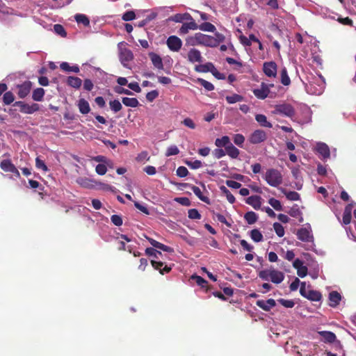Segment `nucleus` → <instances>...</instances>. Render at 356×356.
<instances>
[{
	"mask_svg": "<svg viewBox=\"0 0 356 356\" xmlns=\"http://www.w3.org/2000/svg\"><path fill=\"white\" fill-rule=\"evenodd\" d=\"M303 111L306 115V118L305 120H300L296 117V112L294 107L291 104L284 102L276 104L273 113L276 115L289 118L293 122L304 124L311 122L312 112L310 108L307 106H303Z\"/></svg>",
	"mask_w": 356,
	"mask_h": 356,
	"instance_id": "nucleus-1",
	"label": "nucleus"
},
{
	"mask_svg": "<svg viewBox=\"0 0 356 356\" xmlns=\"http://www.w3.org/2000/svg\"><path fill=\"white\" fill-rule=\"evenodd\" d=\"M305 89L311 95H320L323 93L325 86V81L321 74L308 73L306 74Z\"/></svg>",
	"mask_w": 356,
	"mask_h": 356,
	"instance_id": "nucleus-2",
	"label": "nucleus"
},
{
	"mask_svg": "<svg viewBox=\"0 0 356 356\" xmlns=\"http://www.w3.org/2000/svg\"><path fill=\"white\" fill-rule=\"evenodd\" d=\"M297 237L301 241L309 243L305 247L306 250H314V238L310 224L307 223L303 227L299 229L297 232Z\"/></svg>",
	"mask_w": 356,
	"mask_h": 356,
	"instance_id": "nucleus-3",
	"label": "nucleus"
},
{
	"mask_svg": "<svg viewBox=\"0 0 356 356\" xmlns=\"http://www.w3.org/2000/svg\"><path fill=\"white\" fill-rule=\"evenodd\" d=\"M262 177L270 186L274 188H278L283 182L282 172L275 168L267 169Z\"/></svg>",
	"mask_w": 356,
	"mask_h": 356,
	"instance_id": "nucleus-4",
	"label": "nucleus"
},
{
	"mask_svg": "<svg viewBox=\"0 0 356 356\" xmlns=\"http://www.w3.org/2000/svg\"><path fill=\"white\" fill-rule=\"evenodd\" d=\"M259 277L264 281H271L279 284L284 280V274L273 268L262 270L259 273Z\"/></svg>",
	"mask_w": 356,
	"mask_h": 356,
	"instance_id": "nucleus-5",
	"label": "nucleus"
},
{
	"mask_svg": "<svg viewBox=\"0 0 356 356\" xmlns=\"http://www.w3.org/2000/svg\"><path fill=\"white\" fill-rule=\"evenodd\" d=\"M187 42L191 45L202 44L209 47H217V42L214 37L202 33H196L193 37L188 39Z\"/></svg>",
	"mask_w": 356,
	"mask_h": 356,
	"instance_id": "nucleus-6",
	"label": "nucleus"
},
{
	"mask_svg": "<svg viewBox=\"0 0 356 356\" xmlns=\"http://www.w3.org/2000/svg\"><path fill=\"white\" fill-rule=\"evenodd\" d=\"M90 90L92 89V82L97 84L108 83V74L99 67L90 66Z\"/></svg>",
	"mask_w": 356,
	"mask_h": 356,
	"instance_id": "nucleus-7",
	"label": "nucleus"
},
{
	"mask_svg": "<svg viewBox=\"0 0 356 356\" xmlns=\"http://www.w3.org/2000/svg\"><path fill=\"white\" fill-rule=\"evenodd\" d=\"M300 295L310 301L320 302L322 299L321 293L310 289V286H306V282H302L300 289Z\"/></svg>",
	"mask_w": 356,
	"mask_h": 356,
	"instance_id": "nucleus-8",
	"label": "nucleus"
},
{
	"mask_svg": "<svg viewBox=\"0 0 356 356\" xmlns=\"http://www.w3.org/2000/svg\"><path fill=\"white\" fill-rule=\"evenodd\" d=\"M121 44L122 43L118 44L119 58L120 63L124 67L131 69V63L134 58V54L130 49L126 47H122L120 46Z\"/></svg>",
	"mask_w": 356,
	"mask_h": 356,
	"instance_id": "nucleus-9",
	"label": "nucleus"
},
{
	"mask_svg": "<svg viewBox=\"0 0 356 356\" xmlns=\"http://www.w3.org/2000/svg\"><path fill=\"white\" fill-rule=\"evenodd\" d=\"M13 106L19 107V111L25 114H33L40 110V106L36 103L29 105L24 102L17 101L14 103Z\"/></svg>",
	"mask_w": 356,
	"mask_h": 356,
	"instance_id": "nucleus-10",
	"label": "nucleus"
},
{
	"mask_svg": "<svg viewBox=\"0 0 356 356\" xmlns=\"http://www.w3.org/2000/svg\"><path fill=\"white\" fill-rule=\"evenodd\" d=\"M274 86L273 83H266L262 82L259 88L252 90L254 96L259 99H266L270 94V89Z\"/></svg>",
	"mask_w": 356,
	"mask_h": 356,
	"instance_id": "nucleus-11",
	"label": "nucleus"
},
{
	"mask_svg": "<svg viewBox=\"0 0 356 356\" xmlns=\"http://www.w3.org/2000/svg\"><path fill=\"white\" fill-rule=\"evenodd\" d=\"M166 44L170 51L177 52L181 48L182 41L179 37L171 35L167 39Z\"/></svg>",
	"mask_w": 356,
	"mask_h": 356,
	"instance_id": "nucleus-12",
	"label": "nucleus"
},
{
	"mask_svg": "<svg viewBox=\"0 0 356 356\" xmlns=\"http://www.w3.org/2000/svg\"><path fill=\"white\" fill-rule=\"evenodd\" d=\"M267 138L266 133L261 129H257L249 137V141L252 144H259L265 141Z\"/></svg>",
	"mask_w": 356,
	"mask_h": 356,
	"instance_id": "nucleus-13",
	"label": "nucleus"
},
{
	"mask_svg": "<svg viewBox=\"0 0 356 356\" xmlns=\"http://www.w3.org/2000/svg\"><path fill=\"white\" fill-rule=\"evenodd\" d=\"M277 66L274 61L265 62L263 65L264 73L270 78H275L277 75Z\"/></svg>",
	"mask_w": 356,
	"mask_h": 356,
	"instance_id": "nucleus-14",
	"label": "nucleus"
},
{
	"mask_svg": "<svg viewBox=\"0 0 356 356\" xmlns=\"http://www.w3.org/2000/svg\"><path fill=\"white\" fill-rule=\"evenodd\" d=\"M17 88L18 89V97L21 99H24L30 93L32 88V83L30 81H26L22 84L17 85Z\"/></svg>",
	"mask_w": 356,
	"mask_h": 356,
	"instance_id": "nucleus-15",
	"label": "nucleus"
},
{
	"mask_svg": "<svg viewBox=\"0 0 356 356\" xmlns=\"http://www.w3.org/2000/svg\"><path fill=\"white\" fill-rule=\"evenodd\" d=\"M316 150L321 156L322 160L325 161L330 156V150L328 145L324 143L319 142L316 144Z\"/></svg>",
	"mask_w": 356,
	"mask_h": 356,
	"instance_id": "nucleus-16",
	"label": "nucleus"
},
{
	"mask_svg": "<svg viewBox=\"0 0 356 356\" xmlns=\"http://www.w3.org/2000/svg\"><path fill=\"white\" fill-rule=\"evenodd\" d=\"M184 186H186V187H188L189 188L193 193L202 202L208 204H210L211 203V201H210V199L203 195L202 192L201 191L200 188H198L197 186H194V185H192V184H182Z\"/></svg>",
	"mask_w": 356,
	"mask_h": 356,
	"instance_id": "nucleus-17",
	"label": "nucleus"
},
{
	"mask_svg": "<svg viewBox=\"0 0 356 356\" xmlns=\"http://www.w3.org/2000/svg\"><path fill=\"white\" fill-rule=\"evenodd\" d=\"M257 306L266 312H269L272 308L276 305V302L273 298L265 300H258L256 302Z\"/></svg>",
	"mask_w": 356,
	"mask_h": 356,
	"instance_id": "nucleus-18",
	"label": "nucleus"
},
{
	"mask_svg": "<svg viewBox=\"0 0 356 356\" xmlns=\"http://www.w3.org/2000/svg\"><path fill=\"white\" fill-rule=\"evenodd\" d=\"M188 22L184 23L179 29V33L180 35H185L188 33L189 30L198 29V25L196 24L193 18L192 20H187Z\"/></svg>",
	"mask_w": 356,
	"mask_h": 356,
	"instance_id": "nucleus-19",
	"label": "nucleus"
},
{
	"mask_svg": "<svg viewBox=\"0 0 356 356\" xmlns=\"http://www.w3.org/2000/svg\"><path fill=\"white\" fill-rule=\"evenodd\" d=\"M188 60L191 63L202 62V56L200 50L193 48L188 53Z\"/></svg>",
	"mask_w": 356,
	"mask_h": 356,
	"instance_id": "nucleus-20",
	"label": "nucleus"
},
{
	"mask_svg": "<svg viewBox=\"0 0 356 356\" xmlns=\"http://www.w3.org/2000/svg\"><path fill=\"white\" fill-rule=\"evenodd\" d=\"M148 56L154 68L159 70H163V60L159 54L154 52H149Z\"/></svg>",
	"mask_w": 356,
	"mask_h": 356,
	"instance_id": "nucleus-21",
	"label": "nucleus"
},
{
	"mask_svg": "<svg viewBox=\"0 0 356 356\" xmlns=\"http://www.w3.org/2000/svg\"><path fill=\"white\" fill-rule=\"evenodd\" d=\"M341 298L342 296L339 292L336 291H331L328 296L329 305L333 308L337 307L339 305Z\"/></svg>",
	"mask_w": 356,
	"mask_h": 356,
	"instance_id": "nucleus-22",
	"label": "nucleus"
},
{
	"mask_svg": "<svg viewBox=\"0 0 356 356\" xmlns=\"http://www.w3.org/2000/svg\"><path fill=\"white\" fill-rule=\"evenodd\" d=\"M145 238L149 241V243L155 248L170 253L174 252V250L170 246L165 245L150 237L145 236Z\"/></svg>",
	"mask_w": 356,
	"mask_h": 356,
	"instance_id": "nucleus-23",
	"label": "nucleus"
},
{
	"mask_svg": "<svg viewBox=\"0 0 356 356\" xmlns=\"http://www.w3.org/2000/svg\"><path fill=\"white\" fill-rule=\"evenodd\" d=\"M151 264L154 268L159 270V273L162 275L168 273L172 269L171 266L165 265L163 261L152 260Z\"/></svg>",
	"mask_w": 356,
	"mask_h": 356,
	"instance_id": "nucleus-24",
	"label": "nucleus"
},
{
	"mask_svg": "<svg viewBox=\"0 0 356 356\" xmlns=\"http://www.w3.org/2000/svg\"><path fill=\"white\" fill-rule=\"evenodd\" d=\"M168 20L177 23H182L184 21L192 20V16L188 13H177L170 17Z\"/></svg>",
	"mask_w": 356,
	"mask_h": 356,
	"instance_id": "nucleus-25",
	"label": "nucleus"
},
{
	"mask_svg": "<svg viewBox=\"0 0 356 356\" xmlns=\"http://www.w3.org/2000/svg\"><path fill=\"white\" fill-rule=\"evenodd\" d=\"M261 197L259 195H252L245 200V202L252 206L254 209L257 210L261 206Z\"/></svg>",
	"mask_w": 356,
	"mask_h": 356,
	"instance_id": "nucleus-26",
	"label": "nucleus"
},
{
	"mask_svg": "<svg viewBox=\"0 0 356 356\" xmlns=\"http://www.w3.org/2000/svg\"><path fill=\"white\" fill-rule=\"evenodd\" d=\"M279 190L286 196L289 200L298 201L300 199L299 193L296 191H287L284 188H279Z\"/></svg>",
	"mask_w": 356,
	"mask_h": 356,
	"instance_id": "nucleus-27",
	"label": "nucleus"
},
{
	"mask_svg": "<svg viewBox=\"0 0 356 356\" xmlns=\"http://www.w3.org/2000/svg\"><path fill=\"white\" fill-rule=\"evenodd\" d=\"M215 70V66L212 63H207L205 64H202L195 66V70L198 72H209L212 73L213 70Z\"/></svg>",
	"mask_w": 356,
	"mask_h": 356,
	"instance_id": "nucleus-28",
	"label": "nucleus"
},
{
	"mask_svg": "<svg viewBox=\"0 0 356 356\" xmlns=\"http://www.w3.org/2000/svg\"><path fill=\"white\" fill-rule=\"evenodd\" d=\"M226 154L232 159H237L239 156L240 151L232 143L225 148Z\"/></svg>",
	"mask_w": 356,
	"mask_h": 356,
	"instance_id": "nucleus-29",
	"label": "nucleus"
},
{
	"mask_svg": "<svg viewBox=\"0 0 356 356\" xmlns=\"http://www.w3.org/2000/svg\"><path fill=\"white\" fill-rule=\"evenodd\" d=\"M255 120L261 127H266V128H272L273 127L272 123L268 122L267 120L266 116L263 114L256 115Z\"/></svg>",
	"mask_w": 356,
	"mask_h": 356,
	"instance_id": "nucleus-30",
	"label": "nucleus"
},
{
	"mask_svg": "<svg viewBox=\"0 0 356 356\" xmlns=\"http://www.w3.org/2000/svg\"><path fill=\"white\" fill-rule=\"evenodd\" d=\"M93 124L98 129H104V125H107L108 124V121L106 119L99 115H95V119L92 120Z\"/></svg>",
	"mask_w": 356,
	"mask_h": 356,
	"instance_id": "nucleus-31",
	"label": "nucleus"
},
{
	"mask_svg": "<svg viewBox=\"0 0 356 356\" xmlns=\"http://www.w3.org/2000/svg\"><path fill=\"white\" fill-rule=\"evenodd\" d=\"M122 102L124 106L131 108H136L139 105L138 100L135 97H122Z\"/></svg>",
	"mask_w": 356,
	"mask_h": 356,
	"instance_id": "nucleus-32",
	"label": "nucleus"
},
{
	"mask_svg": "<svg viewBox=\"0 0 356 356\" xmlns=\"http://www.w3.org/2000/svg\"><path fill=\"white\" fill-rule=\"evenodd\" d=\"M15 167L10 159H3L0 162V168L4 172H10Z\"/></svg>",
	"mask_w": 356,
	"mask_h": 356,
	"instance_id": "nucleus-33",
	"label": "nucleus"
},
{
	"mask_svg": "<svg viewBox=\"0 0 356 356\" xmlns=\"http://www.w3.org/2000/svg\"><path fill=\"white\" fill-rule=\"evenodd\" d=\"M231 143L230 138L227 136H224L220 138H217L215 141V145L218 147H225V149Z\"/></svg>",
	"mask_w": 356,
	"mask_h": 356,
	"instance_id": "nucleus-34",
	"label": "nucleus"
},
{
	"mask_svg": "<svg viewBox=\"0 0 356 356\" xmlns=\"http://www.w3.org/2000/svg\"><path fill=\"white\" fill-rule=\"evenodd\" d=\"M90 188L102 189L105 191H108L111 188V186L109 185L102 182H98L92 178H90Z\"/></svg>",
	"mask_w": 356,
	"mask_h": 356,
	"instance_id": "nucleus-35",
	"label": "nucleus"
},
{
	"mask_svg": "<svg viewBox=\"0 0 356 356\" xmlns=\"http://www.w3.org/2000/svg\"><path fill=\"white\" fill-rule=\"evenodd\" d=\"M325 342L332 343L336 340V335L330 331H322L319 332Z\"/></svg>",
	"mask_w": 356,
	"mask_h": 356,
	"instance_id": "nucleus-36",
	"label": "nucleus"
},
{
	"mask_svg": "<svg viewBox=\"0 0 356 356\" xmlns=\"http://www.w3.org/2000/svg\"><path fill=\"white\" fill-rule=\"evenodd\" d=\"M244 219L249 225H252L257 221L258 215L254 211H248L244 215Z\"/></svg>",
	"mask_w": 356,
	"mask_h": 356,
	"instance_id": "nucleus-37",
	"label": "nucleus"
},
{
	"mask_svg": "<svg viewBox=\"0 0 356 356\" xmlns=\"http://www.w3.org/2000/svg\"><path fill=\"white\" fill-rule=\"evenodd\" d=\"M44 95V90L42 88H36L32 94V99L36 102H40L43 99Z\"/></svg>",
	"mask_w": 356,
	"mask_h": 356,
	"instance_id": "nucleus-38",
	"label": "nucleus"
},
{
	"mask_svg": "<svg viewBox=\"0 0 356 356\" xmlns=\"http://www.w3.org/2000/svg\"><path fill=\"white\" fill-rule=\"evenodd\" d=\"M60 67L62 70H63L65 72H73L75 73H78L79 72V68L78 66H76V65L70 66V64L67 62H63L60 65Z\"/></svg>",
	"mask_w": 356,
	"mask_h": 356,
	"instance_id": "nucleus-39",
	"label": "nucleus"
},
{
	"mask_svg": "<svg viewBox=\"0 0 356 356\" xmlns=\"http://www.w3.org/2000/svg\"><path fill=\"white\" fill-rule=\"evenodd\" d=\"M198 29L202 31L214 33L216 30V26L210 22H203L198 26Z\"/></svg>",
	"mask_w": 356,
	"mask_h": 356,
	"instance_id": "nucleus-40",
	"label": "nucleus"
},
{
	"mask_svg": "<svg viewBox=\"0 0 356 356\" xmlns=\"http://www.w3.org/2000/svg\"><path fill=\"white\" fill-rule=\"evenodd\" d=\"M250 236L252 240H253L256 243L262 241L264 238L261 232L257 229H254L251 230L250 232Z\"/></svg>",
	"mask_w": 356,
	"mask_h": 356,
	"instance_id": "nucleus-41",
	"label": "nucleus"
},
{
	"mask_svg": "<svg viewBox=\"0 0 356 356\" xmlns=\"http://www.w3.org/2000/svg\"><path fill=\"white\" fill-rule=\"evenodd\" d=\"M281 83L284 86H289L291 83V79L288 75L287 70L283 67L280 72Z\"/></svg>",
	"mask_w": 356,
	"mask_h": 356,
	"instance_id": "nucleus-42",
	"label": "nucleus"
},
{
	"mask_svg": "<svg viewBox=\"0 0 356 356\" xmlns=\"http://www.w3.org/2000/svg\"><path fill=\"white\" fill-rule=\"evenodd\" d=\"M109 106L114 113H118L122 108V104L118 99L111 100L109 102Z\"/></svg>",
	"mask_w": 356,
	"mask_h": 356,
	"instance_id": "nucleus-43",
	"label": "nucleus"
},
{
	"mask_svg": "<svg viewBox=\"0 0 356 356\" xmlns=\"http://www.w3.org/2000/svg\"><path fill=\"white\" fill-rule=\"evenodd\" d=\"M81 79L78 77L69 76L67 79V84L75 88H79L81 86Z\"/></svg>",
	"mask_w": 356,
	"mask_h": 356,
	"instance_id": "nucleus-44",
	"label": "nucleus"
},
{
	"mask_svg": "<svg viewBox=\"0 0 356 356\" xmlns=\"http://www.w3.org/2000/svg\"><path fill=\"white\" fill-rule=\"evenodd\" d=\"M243 100V97L238 94H233L232 95H229L226 97V101L229 104L240 102H242Z\"/></svg>",
	"mask_w": 356,
	"mask_h": 356,
	"instance_id": "nucleus-45",
	"label": "nucleus"
},
{
	"mask_svg": "<svg viewBox=\"0 0 356 356\" xmlns=\"http://www.w3.org/2000/svg\"><path fill=\"white\" fill-rule=\"evenodd\" d=\"M79 108L80 112L83 114H86L89 113V104L86 100L83 99L79 100Z\"/></svg>",
	"mask_w": 356,
	"mask_h": 356,
	"instance_id": "nucleus-46",
	"label": "nucleus"
},
{
	"mask_svg": "<svg viewBox=\"0 0 356 356\" xmlns=\"http://www.w3.org/2000/svg\"><path fill=\"white\" fill-rule=\"evenodd\" d=\"M145 254L149 257H154V259H159V257L162 255V253L160 251L154 248H147L145 249Z\"/></svg>",
	"mask_w": 356,
	"mask_h": 356,
	"instance_id": "nucleus-47",
	"label": "nucleus"
},
{
	"mask_svg": "<svg viewBox=\"0 0 356 356\" xmlns=\"http://www.w3.org/2000/svg\"><path fill=\"white\" fill-rule=\"evenodd\" d=\"M268 204L276 211H282L283 207L278 200L271 197L268 200Z\"/></svg>",
	"mask_w": 356,
	"mask_h": 356,
	"instance_id": "nucleus-48",
	"label": "nucleus"
},
{
	"mask_svg": "<svg viewBox=\"0 0 356 356\" xmlns=\"http://www.w3.org/2000/svg\"><path fill=\"white\" fill-rule=\"evenodd\" d=\"M220 190H221L222 193L225 195L227 200L229 203L233 204L235 202V201H236L235 197L231 193V192L225 186H221Z\"/></svg>",
	"mask_w": 356,
	"mask_h": 356,
	"instance_id": "nucleus-49",
	"label": "nucleus"
},
{
	"mask_svg": "<svg viewBox=\"0 0 356 356\" xmlns=\"http://www.w3.org/2000/svg\"><path fill=\"white\" fill-rule=\"evenodd\" d=\"M75 19L78 24H82L85 26H89V19L85 15L76 14L75 15Z\"/></svg>",
	"mask_w": 356,
	"mask_h": 356,
	"instance_id": "nucleus-50",
	"label": "nucleus"
},
{
	"mask_svg": "<svg viewBox=\"0 0 356 356\" xmlns=\"http://www.w3.org/2000/svg\"><path fill=\"white\" fill-rule=\"evenodd\" d=\"M197 82L207 91H212L214 90L213 84L207 80L198 79Z\"/></svg>",
	"mask_w": 356,
	"mask_h": 356,
	"instance_id": "nucleus-51",
	"label": "nucleus"
},
{
	"mask_svg": "<svg viewBox=\"0 0 356 356\" xmlns=\"http://www.w3.org/2000/svg\"><path fill=\"white\" fill-rule=\"evenodd\" d=\"M233 141L235 145L239 147H242L245 142V137L241 134H234L233 136Z\"/></svg>",
	"mask_w": 356,
	"mask_h": 356,
	"instance_id": "nucleus-52",
	"label": "nucleus"
},
{
	"mask_svg": "<svg viewBox=\"0 0 356 356\" xmlns=\"http://www.w3.org/2000/svg\"><path fill=\"white\" fill-rule=\"evenodd\" d=\"M14 100H15V97H14V95L13 94L12 92L8 91V92H6L4 93L3 97V101L6 105L10 104L11 103H13L14 102Z\"/></svg>",
	"mask_w": 356,
	"mask_h": 356,
	"instance_id": "nucleus-53",
	"label": "nucleus"
},
{
	"mask_svg": "<svg viewBox=\"0 0 356 356\" xmlns=\"http://www.w3.org/2000/svg\"><path fill=\"white\" fill-rule=\"evenodd\" d=\"M191 279L195 280L198 286H200L202 288H204L207 286V281L202 278L201 276L197 275H193L191 276Z\"/></svg>",
	"mask_w": 356,
	"mask_h": 356,
	"instance_id": "nucleus-54",
	"label": "nucleus"
},
{
	"mask_svg": "<svg viewBox=\"0 0 356 356\" xmlns=\"http://www.w3.org/2000/svg\"><path fill=\"white\" fill-rule=\"evenodd\" d=\"M179 153V148L176 145H172L167 148V150L165 152V156H175V155H177Z\"/></svg>",
	"mask_w": 356,
	"mask_h": 356,
	"instance_id": "nucleus-55",
	"label": "nucleus"
},
{
	"mask_svg": "<svg viewBox=\"0 0 356 356\" xmlns=\"http://www.w3.org/2000/svg\"><path fill=\"white\" fill-rule=\"evenodd\" d=\"M185 163L190 167L191 169H199L202 166V163L199 160H194V161H186Z\"/></svg>",
	"mask_w": 356,
	"mask_h": 356,
	"instance_id": "nucleus-56",
	"label": "nucleus"
},
{
	"mask_svg": "<svg viewBox=\"0 0 356 356\" xmlns=\"http://www.w3.org/2000/svg\"><path fill=\"white\" fill-rule=\"evenodd\" d=\"M273 228L276 233V234L279 237H282L284 235V227L279 222H275L273 224Z\"/></svg>",
	"mask_w": 356,
	"mask_h": 356,
	"instance_id": "nucleus-57",
	"label": "nucleus"
},
{
	"mask_svg": "<svg viewBox=\"0 0 356 356\" xmlns=\"http://www.w3.org/2000/svg\"><path fill=\"white\" fill-rule=\"evenodd\" d=\"M188 216L190 219L192 220H200L201 218V215L196 209H191L188 210Z\"/></svg>",
	"mask_w": 356,
	"mask_h": 356,
	"instance_id": "nucleus-58",
	"label": "nucleus"
},
{
	"mask_svg": "<svg viewBox=\"0 0 356 356\" xmlns=\"http://www.w3.org/2000/svg\"><path fill=\"white\" fill-rule=\"evenodd\" d=\"M277 302L286 308H292L295 305V302L293 300L280 298L277 300Z\"/></svg>",
	"mask_w": 356,
	"mask_h": 356,
	"instance_id": "nucleus-59",
	"label": "nucleus"
},
{
	"mask_svg": "<svg viewBox=\"0 0 356 356\" xmlns=\"http://www.w3.org/2000/svg\"><path fill=\"white\" fill-rule=\"evenodd\" d=\"M95 171L99 175H104L107 172L106 164L99 163L95 166Z\"/></svg>",
	"mask_w": 356,
	"mask_h": 356,
	"instance_id": "nucleus-60",
	"label": "nucleus"
},
{
	"mask_svg": "<svg viewBox=\"0 0 356 356\" xmlns=\"http://www.w3.org/2000/svg\"><path fill=\"white\" fill-rule=\"evenodd\" d=\"M54 30L56 32V33H57L58 35H59L62 37H65L67 35V33H66L64 27L60 24H55L54 26Z\"/></svg>",
	"mask_w": 356,
	"mask_h": 356,
	"instance_id": "nucleus-61",
	"label": "nucleus"
},
{
	"mask_svg": "<svg viewBox=\"0 0 356 356\" xmlns=\"http://www.w3.org/2000/svg\"><path fill=\"white\" fill-rule=\"evenodd\" d=\"M175 201L185 207H189L191 204V200L186 197H176Z\"/></svg>",
	"mask_w": 356,
	"mask_h": 356,
	"instance_id": "nucleus-62",
	"label": "nucleus"
},
{
	"mask_svg": "<svg viewBox=\"0 0 356 356\" xmlns=\"http://www.w3.org/2000/svg\"><path fill=\"white\" fill-rule=\"evenodd\" d=\"M135 17V13L133 10H129L123 14L122 19L125 22H129L134 19Z\"/></svg>",
	"mask_w": 356,
	"mask_h": 356,
	"instance_id": "nucleus-63",
	"label": "nucleus"
},
{
	"mask_svg": "<svg viewBox=\"0 0 356 356\" xmlns=\"http://www.w3.org/2000/svg\"><path fill=\"white\" fill-rule=\"evenodd\" d=\"M149 156L148 155V153L146 151L142 152L140 154H138L136 157V161L138 162H143L145 163L147 161H149Z\"/></svg>",
	"mask_w": 356,
	"mask_h": 356,
	"instance_id": "nucleus-64",
	"label": "nucleus"
}]
</instances>
